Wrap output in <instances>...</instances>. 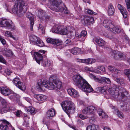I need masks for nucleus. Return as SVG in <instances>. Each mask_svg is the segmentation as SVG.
Returning a JSON list of instances; mask_svg holds the SVG:
<instances>
[{
	"label": "nucleus",
	"instance_id": "1",
	"mask_svg": "<svg viewBox=\"0 0 130 130\" xmlns=\"http://www.w3.org/2000/svg\"><path fill=\"white\" fill-rule=\"evenodd\" d=\"M61 82L54 76H51L49 79V82L45 80L42 82L39 81L36 85V88L40 92L44 91L45 88L49 90H56L60 88L62 86Z\"/></svg>",
	"mask_w": 130,
	"mask_h": 130
},
{
	"label": "nucleus",
	"instance_id": "2",
	"mask_svg": "<svg viewBox=\"0 0 130 130\" xmlns=\"http://www.w3.org/2000/svg\"><path fill=\"white\" fill-rule=\"evenodd\" d=\"M72 79L73 84L83 91L88 93L93 91V89L91 86L79 75H73Z\"/></svg>",
	"mask_w": 130,
	"mask_h": 130
},
{
	"label": "nucleus",
	"instance_id": "3",
	"mask_svg": "<svg viewBox=\"0 0 130 130\" xmlns=\"http://www.w3.org/2000/svg\"><path fill=\"white\" fill-rule=\"evenodd\" d=\"M15 2L13 8L12 9V12L16 14L19 18L23 17L27 9V4L23 0H11Z\"/></svg>",
	"mask_w": 130,
	"mask_h": 130
},
{
	"label": "nucleus",
	"instance_id": "4",
	"mask_svg": "<svg viewBox=\"0 0 130 130\" xmlns=\"http://www.w3.org/2000/svg\"><path fill=\"white\" fill-rule=\"evenodd\" d=\"M51 4L52 8L54 10L57 12L62 11L64 13L67 14L69 13V11L65 8H62V6L64 5L61 1L59 0H52Z\"/></svg>",
	"mask_w": 130,
	"mask_h": 130
},
{
	"label": "nucleus",
	"instance_id": "5",
	"mask_svg": "<svg viewBox=\"0 0 130 130\" xmlns=\"http://www.w3.org/2000/svg\"><path fill=\"white\" fill-rule=\"evenodd\" d=\"M61 105L63 109L66 112H70L71 110L74 111L75 110V105L70 99L62 102Z\"/></svg>",
	"mask_w": 130,
	"mask_h": 130
},
{
	"label": "nucleus",
	"instance_id": "6",
	"mask_svg": "<svg viewBox=\"0 0 130 130\" xmlns=\"http://www.w3.org/2000/svg\"><path fill=\"white\" fill-rule=\"evenodd\" d=\"M103 24L104 26L109 29L113 33L116 34L120 31V30L118 27L115 26L111 20L108 19L104 20Z\"/></svg>",
	"mask_w": 130,
	"mask_h": 130
},
{
	"label": "nucleus",
	"instance_id": "7",
	"mask_svg": "<svg viewBox=\"0 0 130 130\" xmlns=\"http://www.w3.org/2000/svg\"><path fill=\"white\" fill-rule=\"evenodd\" d=\"M119 89L117 88L115 85H113L112 87L109 88L108 91L111 95L112 98L115 101H116L117 99H121L120 92L118 91Z\"/></svg>",
	"mask_w": 130,
	"mask_h": 130
},
{
	"label": "nucleus",
	"instance_id": "8",
	"mask_svg": "<svg viewBox=\"0 0 130 130\" xmlns=\"http://www.w3.org/2000/svg\"><path fill=\"white\" fill-rule=\"evenodd\" d=\"M0 25L2 27H6L13 30H15V26L12 24L11 21L6 19H2L0 22Z\"/></svg>",
	"mask_w": 130,
	"mask_h": 130
},
{
	"label": "nucleus",
	"instance_id": "9",
	"mask_svg": "<svg viewBox=\"0 0 130 130\" xmlns=\"http://www.w3.org/2000/svg\"><path fill=\"white\" fill-rule=\"evenodd\" d=\"M52 32L62 35H66L68 33L69 31L67 27L60 26L57 27L56 29H54L53 27Z\"/></svg>",
	"mask_w": 130,
	"mask_h": 130
},
{
	"label": "nucleus",
	"instance_id": "10",
	"mask_svg": "<svg viewBox=\"0 0 130 130\" xmlns=\"http://www.w3.org/2000/svg\"><path fill=\"white\" fill-rule=\"evenodd\" d=\"M89 76L91 78L93 79L95 81L100 83L106 82L109 84L111 82L110 80L108 78L102 77L99 78L92 74H90Z\"/></svg>",
	"mask_w": 130,
	"mask_h": 130
},
{
	"label": "nucleus",
	"instance_id": "11",
	"mask_svg": "<svg viewBox=\"0 0 130 130\" xmlns=\"http://www.w3.org/2000/svg\"><path fill=\"white\" fill-rule=\"evenodd\" d=\"M108 49L110 51L109 54L115 59H118L120 58L121 59H122L124 58V55L121 52L112 50L111 48Z\"/></svg>",
	"mask_w": 130,
	"mask_h": 130
},
{
	"label": "nucleus",
	"instance_id": "12",
	"mask_svg": "<svg viewBox=\"0 0 130 130\" xmlns=\"http://www.w3.org/2000/svg\"><path fill=\"white\" fill-rule=\"evenodd\" d=\"M13 82L14 85L21 90L24 91L25 90V85L23 83L20 82V80L19 78H15L13 80Z\"/></svg>",
	"mask_w": 130,
	"mask_h": 130
},
{
	"label": "nucleus",
	"instance_id": "13",
	"mask_svg": "<svg viewBox=\"0 0 130 130\" xmlns=\"http://www.w3.org/2000/svg\"><path fill=\"white\" fill-rule=\"evenodd\" d=\"M96 111V109L94 107L91 106L84 108L82 110V112L85 114L88 115L93 113Z\"/></svg>",
	"mask_w": 130,
	"mask_h": 130
},
{
	"label": "nucleus",
	"instance_id": "14",
	"mask_svg": "<svg viewBox=\"0 0 130 130\" xmlns=\"http://www.w3.org/2000/svg\"><path fill=\"white\" fill-rule=\"evenodd\" d=\"M81 20L82 22L85 24H92L94 23V19L93 17H82Z\"/></svg>",
	"mask_w": 130,
	"mask_h": 130
},
{
	"label": "nucleus",
	"instance_id": "15",
	"mask_svg": "<svg viewBox=\"0 0 130 130\" xmlns=\"http://www.w3.org/2000/svg\"><path fill=\"white\" fill-rule=\"evenodd\" d=\"M34 97L37 100V102L39 103L45 102L47 98L46 96L43 94H35Z\"/></svg>",
	"mask_w": 130,
	"mask_h": 130
},
{
	"label": "nucleus",
	"instance_id": "16",
	"mask_svg": "<svg viewBox=\"0 0 130 130\" xmlns=\"http://www.w3.org/2000/svg\"><path fill=\"white\" fill-rule=\"evenodd\" d=\"M0 91L3 94L6 96L9 95L12 93L11 90L6 86L0 87Z\"/></svg>",
	"mask_w": 130,
	"mask_h": 130
},
{
	"label": "nucleus",
	"instance_id": "17",
	"mask_svg": "<svg viewBox=\"0 0 130 130\" xmlns=\"http://www.w3.org/2000/svg\"><path fill=\"white\" fill-rule=\"evenodd\" d=\"M3 122L0 125V128L2 130H7L11 127V124L5 120H2Z\"/></svg>",
	"mask_w": 130,
	"mask_h": 130
},
{
	"label": "nucleus",
	"instance_id": "18",
	"mask_svg": "<svg viewBox=\"0 0 130 130\" xmlns=\"http://www.w3.org/2000/svg\"><path fill=\"white\" fill-rule=\"evenodd\" d=\"M46 41L48 43L54 44L56 46H58L61 44L62 41L59 39H55L48 38L47 39Z\"/></svg>",
	"mask_w": 130,
	"mask_h": 130
},
{
	"label": "nucleus",
	"instance_id": "19",
	"mask_svg": "<svg viewBox=\"0 0 130 130\" xmlns=\"http://www.w3.org/2000/svg\"><path fill=\"white\" fill-rule=\"evenodd\" d=\"M69 94L71 96L77 98L79 95V93L75 90L72 88L68 89L67 90Z\"/></svg>",
	"mask_w": 130,
	"mask_h": 130
},
{
	"label": "nucleus",
	"instance_id": "20",
	"mask_svg": "<svg viewBox=\"0 0 130 130\" xmlns=\"http://www.w3.org/2000/svg\"><path fill=\"white\" fill-rule=\"evenodd\" d=\"M34 58L38 64H40V62L42 61L43 56L40 54L35 52Z\"/></svg>",
	"mask_w": 130,
	"mask_h": 130
},
{
	"label": "nucleus",
	"instance_id": "21",
	"mask_svg": "<svg viewBox=\"0 0 130 130\" xmlns=\"http://www.w3.org/2000/svg\"><path fill=\"white\" fill-rule=\"evenodd\" d=\"M37 16L43 20L47 18L48 17L46 16V14L45 12L42 10H39L38 11Z\"/></svg>",
	"mask_w": 130,
	"mask_h": 130
},
{
	"label": "nucleus",
	"instance_id": "22",
	"mask_svg": "<svg viewBox=\"0 0 130 130\" xmlns=\"http://www.w3.org/2000/svg\"><path fill=\"white\" fill-rule=\"evenodd\" d=\"M26 16L29 19L30 21L31 30H32L34 24V18L33 15L30 12H28L27 13Z\"/></svg>",
	"mask_w": 130,
	"mask_h": 130
},
{
	"label": "nucleus",
	"instance_id": "23",
	"mask_svg": "<svg viewBox=\"0 0 130 130\" xmlns=\"http://www.w3.org/2000/svg\"><path fill=\"white\" fill-rule=\"evenodd\" d=\"M94 41L100 46H102L105 44V41L99 37H95L94 39Z\"/></svg>",
	"mask_w": 130,
	"mask_h": 130
},
{
	"label": "nucleus",
	"instance_id": "24",
	"mask_svg": "<svg viewBox=\"0 0 130 130\" xmlns=\"http://www.w3.org/2000/svg\"><path fill=\"white\" fill-rule=\"evenodd\" d=\"M87 32L85 30H83L81 31L80 34L78 32H76L75 34L76 36L78 38H82L83 39L82 40L83 41L85 40V37L87 36Z\"/></svg>",
	"mask_w": 130,
	"mask_h": 130
},
{
	"label": "nucleus",
	"instance_id": "25",
	"mask_svg": "<svg viewBox=\"0 0 130 130\" xmlns=\"http://www.w3.org/2000/svg\"><path fill=\"white\" fill-rule=\"evenodd\" d=\"M55 114V111L53 109H50L47 112L46 117L48 119H50L53 117Z\"/></svg>",
	"mask_w": 130,
	"mask_h": 130
},
{
	"label": "nucleus",
	"instance_id": "26",
	"mask_svg": "<svg viewBox=\"0 0 130 130\" xmlns=\"http://www.w3.org/2000/svg\"><path fill=\"white\" fill-rule=\"evenodd\" d=\"M115 12V9L112 4H109L107 10V13L109 16L113 15Z\"/></svg>",
	"mask_w": 130,
	"mask_h": 130
},
{
	"label": "nucleus",
	"instance_id": "27",
	"mask_svg": "<svg viewBox=\"0 0 130 130\" xmlns=\"http://www.w3.org/2000/svg\"><path fill=\"white\" fill-rule=\"evenodd\" d=\"M118 7L122 14L123 17L124 18H126L127 17V14L125 8L123 7L120 4L118 5Z\"/></svg>",
	"mask_w": 130,
	"mask_h": 130
},
{
	"label": "nucleus",
	"instance_id": "28",
	"mask_svg": "<svg viewBox=\"0 0 130 130\" xmlns=\"http://www.w3.org/2000/svg\"><path fill=\"white\" fill-rule=\"evenodd\" d=\"M39 38L35 35L31 36L30 37V43L32 44L35 45Z\"/></svg>",
	"mask_w": 130,
	"mask_h": 130
},
{
	"label": "nucleus",
	"instance_id": "29",
	"mask_svg": "<svg viewBox=\"0 0 130 130\" xmlns=\"http://www.w3.org/2000/svg\"><path fill=\"white\" fill-rule=\"evenodd\" d=\"M98 112L100 116L102 118H105L107 117V115L105 113L101 108H99L98 109Z\"/></svg>",
	"mask_w": 130,
	"mask_h": 130
},
{
	"label": "nucleus",
	"instance_id": "30",
	"mask_svg": "<svg viewBox=\"0 0 130 130\" xmlns=\"http://www.w3.org/2000/svg\"><path fill=\"white\" fill-rule=\"evenodd\" d=\"M70 52L72 54L75 55L80 53V49L78 47H75L70 50Z\"/></svg>",
	"mask_w": 130,
	"mask_h": 130
},
{
	"label": "nucleus",
	"instance_id": "31",
	"mask_svg": "<svg viewBox=\"0 0 130 130\" xmlns=\"http://www.w3.org/2000/svg\"><path fill=\"white\" fill-rule=\"evenodd\" d=\"M98 126L95 124L88 126L86 128V130H98Z\"/></svg>",
	"mask_w": 130,
	"mask_h": 130
},
{
	"label": "nucleus",
	"instance_id": "32",
	"mask_svg": "<svg viewBox=\"0 0 130 130\" xmlns=\"http://www.w3.org/2000/svg\"><path fill=\"white\" fill-rule=\"evenodd\" d=\"M25 110L29 112L31 114H34L36 112L35 108L32 106H29L25 108Z\"/></svg>",
	"mask_w": 130,
	"mask_h": 130
},
{
	"label": "nucleus",
	"instance_id": "33",
	"mask_svg": "<svg viewBox=\"0 0 130 130\" xmlns=\"http://www.w3.org/2000/svg\"><path fill=\"white\" fill-rule=\"evenodd\" d=\"M108 69L111 72L115 74H118L120 71L119 70L113 67L109 66Z\"/></svg>",
	"mask_w": 130,
	"mask_h": 130
},
{
	"label": "nucleus",
	"instance_id": "34",
	"mask_svg": "<svg viewBox=\"0 0 130 130\" xmlns=\"http://www.w3.org/2000/svg\"><path fill=\"white\" fill-rule=\"evenodd\" d=\"M3 54L6 56H10L12 55V52L10 50H4L3 51Z\"/></svg>",
	"mask_w": 130,
	"mask_h": 130
},
{
	"label": "nucleus",
	"instance_id": "35",
	"mask_svg": "<svg viewBox=\"0 0 130 130\" xmlns=\"http://www.w3.org/2000/svg\"><path fill=\"white\" fill-rule=\"evenodd\" d=\"M53 64V62L48 59H46L44 62L43 63L44 66L48 67L52 65Z\"/></svg>",
	"mask_w": 130,
	"mask_h": 130
},
{
	"label": "nucleus",
	"instance_id": "36",
	"mask_svg": "<svg viewBox=\"0 0 130 130\" xmlns=\"http://www.w3.org/2000/svg\"><path fill=\"white\" fill-rule=\"evenodd\" d=\"M115 112L116 113L118 116L121 118H124V116L122 112H120L117 109H116L115 110Z\"/></svg>",
	"mask_w": 130,
	"mask_h": 130
},
{
	"label": "nucleus",
	"instance_id": "37",
	"mask_svg": "<svg viewBox=\"0 0 130 130\" xmlns=\"http://www.w3.org/2000/svg\"><path fill=\"white\" fill-rule=\"evenodd\" d=\"M121 97H120L121 98L120 99H117L116 101L117 100H120L122 99L123 98H126V97L128 95V92L126 91H124L123 92H122L121 93V94H120Z\"/></svg>",
	"mask_w": 130,
	"mask_h": 130
},
{
	"label": "nucleus",
	"instance_id": "38",
	"mask_svg": "<svg viewBox=\"0 0 130 130\" xmlns=\"http://www.w3.org/2000/svg\"><path fill=\"white\" fill-rule=\"evenodd\" d=\"M35 45L40 47H43L44 45L43 42L40 38L38 39L37 41L36 42V43H35Z\"/></svg>",
	"mask_w": 130,
	"mask_h": 130
},
{
	"label": "nucleus",
	"instance_id": "39",
	"mask_svg": "<svg viewBox=\"0 0 130 130\" xmlns=\"http://www.w3.org/2000/svg\"><path fill=\"white\" fill-rule=\"evenodd\" d=\"M85 11L86 13H87L90 15H94L96 14V12L90 9H85Z\"/></svg>",
	"mask_w": 130,
	"mask_h": 130
},
{
	"label": "nucleus",
	"instance_id": "40",
	"mask_svg": "<svg viewBox=\"0 0 130 130\" xmlns=\"http://www.w3.org/2000/svg\"><path fill=\"white\" fill-rule=\"evenodd\" d=\"M124 72L125 75L127 76L129 80L130 81V69L125 70Z\"/></svg>",
	"mask_w": 130,
	"mask_h": 130
},
{
	"label": "nucleus",
	"instance_id": "41",
	"mask_svg": "<svg viewBox=\"0 0 130 130\" xmlns=\"http://www.w3.org/2000/svg\"><path fill=\"white\" fill-rule=\"evenodd\" d=\"M2 108L0 109V113L2 114H3L6 112L8 110L7 107L2 106Z\"/></svg>",
	"mask_w": 130,
	"mask_h": 130
},
{
	"label": "nucleus",
	"instance_id": "42",
	"mask_svg": "<svg viewBox=\"0 0 130 130\" xmlns=\"http://www.w3.org/2000/svg\"><path fill=\"white\" fill-rule=\"evenodd\" d=\"M1 103L2 105V106L7 107L8 103L6 100L2 98V99H1Z\"/></svg>",
	"mask_w": 130,
	"mask_h": 130
},
{
	"label": "nucleus",
	"instance_id": "43",
	"mask_svg": "<svg viewBox=\"0 0 130 130\" xmlns=\"http://www.w3.org/2000/svg\"><path fill=\"white\" fill-rule=\"evenodd\" d=\"M116 81L120 85L123 84L124 83V80L122 79L117 78L116 79Z\"/></svg>",
	"mask_w": 130,
	"mask_h": 130
},
{
	"label": "nucleus",
	"instance_id": "44",
	"mask_svg": "<svg viewBox=\"0 0 130 130\" xmlns=\"http://www.w3.org/2000/svg\"><path fill=\"white\" fill-rule=\"evenodd\" d=\"M12 32L9 31H6L5 33V36L6 37H10L12 35Z\"/></svg>",
	"mask_w": 130,
	"mask_h": 130
},
{
	"label": "nucleus",
	"instance_id": "45",
	"mask_svg": "<svg viewBox=\"0 0 130 130\" xmlns=\"http://www.w3.org/2000/svg\"><path fill=\"white\" fill-rule=\"evenodd\" d=\"M121 109L124 111H127L129 109V105L127 104H125L123 106H122Z\"/></svg>",
	"mask_w": 130,
	"mask_h": 130
},
{
	"label": "nucleus",
	"instance_id": "46",
	"mask_svg": "<svg viewBox=\"0 0 130 130\" xmlns=\"http://www.w3.org/2000/svg\"><path fill=\"white\" fill-rule=\"evenodd\" d=\"M11 94V95L9 96V98L11 99V100L13 99H15L17 98V94L16 93L12 92V93Z\"/></svg>",
	"mask_w": 130,
	"mask_h": 130
},
{
	"label": "nucleus",
	"instance_id": "47",
	"mask_svg": "<svg viewBox=\"0 0 130 130\" xmlns=\"http://www.w3.org/2000/svg\"><path fill=\"white\" fill-rule=\"evenodd\" d=\"M39 31L40 30L41 31L42 33V34L44 33V29L43 27L41 24H39Z\"/></svg>",
	"mask_w": 130,
	"mask_h": 130
},
{
	"label": "nucleus",
	"instance_id": "48",
	"mask_svg": "<svg viewBox=\"0 0 130 130\" xmlns=\"http://www.w3.org/2000/svg\"><path fill=\"white\" fill-rule=\"evenodd\" d=\"M24 121L23 124V126L25 127H28L29 126V123L28 120H24Z\"/></svg>",
	"mask_w": 130,
	"mask_h": 130
},
{
	"label": "nucleus",
	"instance_id": "49",
	"mask_svg": "<svg viewBox=\"0 0 130 130\" xmlns=\"http://www.w3.org/2000/svg\"><path fill=\"white\" fill-rule=\"evenodd\" d=\"M0 62L4 64H6V62L5 60L1 55H0Z\"/></svg>",
	"mask_w": 130,
	"mask_h": 130
},
{
	"label": "nucleus",
	"instance_id": "50",
	"mask_svg": "<svg viewBox=\"0 0 130 130\" xmlns=\"http://www.w3.org/2000/svg\"><path fill=\"white\" fill-rule=\"evenodd\" d=\"M0 41L3 45L6 44V42L5 40L1 35H0Z\"/></svg>",
	"mask_w": 130,
	"mask_h": 130
},
{
	"label": "nucleus",
	"instance_id": "51",
	"mask_svg": "<svg viewBox=\"0 0 130 130\" xmlns=\"http://www.w3.org/2000/svg\"><path fill=\"white\" fill-rule=\"evenodd\" d=\"M90 64L95 63L96 61V60L94 58H89Z\"/></svg>",
	"mask_w": 130,
	"mask_h": 130
},
{
	"label": "nucleus",
	"instance_id": "52",
	"mask_svg": "<svg viewBox=\"0 0 130 130\" xmlns=\"http://www.w3.org/2000/svg\"><path fill=\"white\" fill-rule=\"evenodd\" d=\"M83 63L87 64H90L89 58L84 59Z\"/></svg>",
	"mask_w": 130,
	"mask_h": 130
},
{
	"label": "nucleus",
	"instance_id": "53",
	"mask_svg": "<svg viewBox=\"0 0 130 130\" xmlns=\"http://www.w3.org/2000/svg\"><path fill=\"white\" fill-rule=\"evenodd\" d=\"M79 117L82 119L84 120L87 118L88 117L86 116H84L82 114H79Z\"/></svg>",
	"mask_w": 130,
	"mask_h": 130
},
{
	"label": "nucleus",
	"instance_id": "54",
	"mask_svg": "<svg viewBox=\"0 0 130 130\" xmlns=\"http://www.w3.org/2000/svg\"><path fill=\"white\" fill-rule=\"evenodd\" d=\"M5 73L7 75H9L11 73V72L10 70L8 69H5L4 71Z\"/></svg>",
	"mask_w": 130,
	"mask_h": 130
},
{
	"label": "nucleus",
	"instance_id": "55",
	"mask_svg": "<svg viewBox=\"0 0 130 130\" xmlns=\"http://www.w3.org/2000/svg\"><path fill=\"white\" fill-rule=\"evenodd\" d=\"M97 69H99L103 71H105V68L103 66H99L97 68Z\"/></svg>",
	"mask_w": 130,
	"mask_h": 130
},
{
	"label": "nucleus",
	"instance_id": "56",
	"mask_svg": "<svg viewBox=\"0 0 130 130\" xmlns=\"http://www.w3.org/2000/svg\"><path fill=\"white\" fill-rule=\"evenodd\" d=\"M70 42V41L69 40H67L64 42V44L65 46H67L69 45Z\"/></svg>",
	"mask_w": 130,
	"mask_h": 130
},
{
	"label": "nucleus",
	"instance_id": "57",
	"mask_svg": "<svg viewBox=\"0 0 130 130\" xmlns=\"http://www.w3.org/2000/svg\"><path fill=\"white\" fill-rule=\"evenodd\" d=\"M77 123L80 126H82L83 124V122L80 120H77Z\"/></svg>",
	"mask_w": 130,
	"mask_h": 130
},
{
	"label": "nucleus",
	"instance_id": "58",
	"mask_svg": "<svg viewBox=\"0 0 130 130\" xmlns=\"http://www.w3.org/2000/svg\"><path fill=\"white\" fill-rule=\"evenodd\" d=\"M95 121V120L93 118H91L89 119V122L92 124L94 123Z\"/></svg>",
	"mask_w": 130,
	"mask_h": 130
},
{
	"label": "nucleus",
	"instance_id": "59",
	"mask_svg": "<svg viewBox=\"0 0 130 130\" xmlns=\"http://www.w3.org/2000/svg\"><path fill=\"white\" fill-rule=\"evenodd\" d=\"M76 61L77 62H81L82 63H84V59H80L77 58L76 59Z\"/></svg>",
	"mask_w": 130,
	"mask_h": 130
},
{
	"label": "nucleus",
	"instance_id": "60",
	"mask_svg": "<svg viewBox=\"0 0 130 130\" xmlns=\"http://www.w3.org/2000/svg\"><path fill=\"white\" fill-rule=\"evenodd\" d=\"M21 112V111H20L19 110L17 111L16 113V116L17 117H19L20 116Z\"/></svg>",
	"mask_w": 130,
	"mask_h": 130
},
{
	"label": "nucleus",
	"instance_id": "61",
	"mask_svg": "<svg viewBox=\"0 0 130 130\" xmlns=\"http://www.w3.org/2000/svg\"><path fill=\"white\" fill-rule=\"evenodd\" d=\"M95 70L94 68L92 67H91L89 68V71H90L91 72H94Z\"/></svg>",
	"mask_w": 130,
	"mask_h": 130
},
{
	"label": "nucleus",
	"instance_id": "62",
	"mask_svg": "<svg viewBox=\"0 0 130 130\" xmlns=\"http://www.w3.org/2000/svg\"><path fill=\"white\" fill-rule=\"evenodd\" d=\"M97 69H96V70H95L94 72L97 74H101V72L100 71L97 70Z\"/></svg>",
	"mask_w": 130,
	"mask_h": 130
},
{
	"label": "nucleus",
	"instance_id": "63",
	"mask_svg": "<svg viewBox=\"0 0 130 130\" xmlns=\"http://www.w3.org/2000/svg\"><path fill=\"white\" fill-rule=\"evenodd\" d=\"M104 130H111L110 128L107 126H105L103 128Z\"/></svg>",
	"mask_w": 130,
	"mask_h": 130
},
{
	"label": "nucleus",
	"instance_id": "64",
	"mask_svg": "<svg viewBox=\"0 0 130 130\" xmlns=\"http://www.w3.org/2000/svg\"><path fill=\"white\" fill-rule=\"evenodd\" d=\"M127 6V9L129 12H130V4L126 5Z\"/></svg>",
	"mask_w": 130,
	"mask_h": 130
}]
</instances>
